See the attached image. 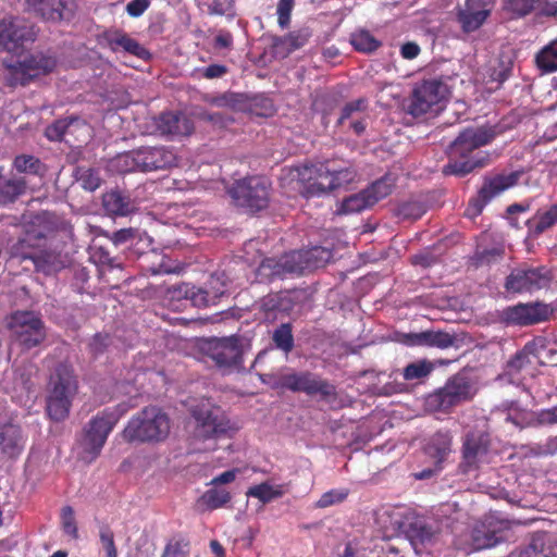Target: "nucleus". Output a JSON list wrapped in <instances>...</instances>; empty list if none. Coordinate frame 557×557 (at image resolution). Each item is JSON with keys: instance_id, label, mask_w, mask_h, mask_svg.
Segmentation results:
<instances>
[{"instance_id": "7ed1b4c3", "label": "nucleus", "mask_w": 557, "mask_h": 557, "mask_svg": "<svg viewBox=\"0 0 557 557\" xmlns=\"http://www.w3.org/2000/svg\"><path fill=\"white\" fill-rule=\"evenodd\" d=\"M170 430L169 414L161 407L149 405L128 420L121 435L127 443L156 444L165 441Z\"/></svg>"}, {"instance_id": "5701e85b", "label": "nucleus", "mask_w": 557, "mask_h": 557, "mask_svg": "<svg viewBox=\"0 0 557 557\" xmlns=\"http://www.w3.org/2000/svg\"><path fill=\"white\" fill-rule=\"evenodd\" d=\"M102 39L113 52L122 49L123 51L144 61L151 58L149 50L123 30H107L103 33Z\"/></svg>"}, {"instance_id": "f704fd0d", "label": "nucleus", "mask_w": 557, "mask_h": 557, "mask_svg": "<svg viewBox=\"0 0 557 557\" xmlns=\"http://www.w3.org/2000/svg\"><path fill=\"white\" fill-rule=\"evenodd\" d=\"M306 264V270L311 271L324 267L333 258L331 249L314 246L308 250L299 251Z\"/></svg>"}, {"instance_id": "052dcab7", "label": "nucleus", "mask_w": 557, "mask_h": 557, "mask_svg": "<svg viewBox=\"0 0 557 557\" xmlns=\"http://www.w3.org/2000/svg\"><path fill=\"white\" fill-rule=\"evenodd\" d=\"M100 542L106 550L107 557H117V549L114 543V534L109 525H102L99 532Z\"/></svg>"}, {"instance_id": "a18cd8bd", "label": "nucleus", "mask_w": 557, "mask_h": 557, "mask_svg": "<svg viewBox=\"0 0 557 557\" xmlns=\"http://www.w3.org/2000/svg\"><path fill=\"white\" fill-rule=\"evenodd\" d=\"M188 555L189 541L178 535L166 543L161 557H188Z\"/></svg>"}, {"instance_id": "dca6fc26", "label": "nucleus", "mask_w": 557, "mask_h": 557, "mask_svg": "<svg viewBox=\"0 0 557 557\" xmlns=\"http://www.w3.org/2000/svg\"><path fill=\"white\" fill-rule=\"evenodd\" d=\"M554 314V308L542 301L519 302L505 308L502 321L507 325L529 326L546 322Z\"/></svg>"}, {"instance_id": "13d9d810", "label": "nucleus", "mask_w": 557, "mask_h": 557, "mask_svg": "<svg viewBox=\"0 0 557 557\" xmlns=\"http://www.w3.org/2000/svg\"><path fill=\"white\" fill-rule=\"evenodd\" d=\"M61 521L63 531L73 539L78 537V529L75 521L74 510L71 506H65L61 511Z\"/></svg>"}, {"instance_id": "864d4df0", "label": "nucleus", "mask_w": 557, "mask_h": 557, "mask_svg": "<svg viewBox=\"0 0 557 557\" xmlns=\"http://www.w3.org/2000/svg\"><path fill=\"white\" fill-rule=\"evenodd\" d=\"M531 363L529 354L525 350L518 351L506 363L505 373L511 377L518 375Z\"/></svg>"}, {"instance_id": "8fccbe9b", "label": "nucleus", "mask_w": 557, "mask_h": 557, "mask_svg": "<svg viewBox=\"0 0 557 557\" xmlns=\"http://www.w3.org/2000/svg\"><path fill=\"white\" fill-rule=\"evenodd\" d=\"M505 250L500 247H493L476 251L473 256V263L475 267H484L499 262L504 257Z\"/></svg>"}, {"instance_id": "a211bd4d", "label": "nucleus", "mask_w": 557, "mask_h": 557, "mask_svg": "<svg viewBox=\"0 0 557 557\" xmlns=\"http://www.w3.org/2000/svg\"><path fill=\"white\" fill-rule=\"evenodd\" d=\"M495 0H466L457 20L466 33L480 28L492 12Z\"/></svg>"}, {"instance_id": "0e129e2a", "label": "nucleus", "mask_w": 557, "mask_h": 557, "mask_svg": "<svg viewBox=\"0 0 557 557\" xmlns=\"http://www.w3.org/2000/svg\"><path fill=\"white\" fill-rule=\"evenodd\" d=\"M110 344V337L107 334L97 333L90 341L88 347L94 357L102 355Z\"/></svg>"}, {"instance_id": "7c9ffc66", "label": "nucleus", "mask_w": 557, "mask_h": 557, "mask_svg": "<svg viewBox=\"0 0 557 557\" xmlns=\"http://www.w3.org/2000/svg\"><path fill=\"white\" fill-rule=\"evenodd\" d=\"M557 224V203L549 206L546 210H539L527 225L534 235H540Z\"/></svg>"}, {"instance_id": "ddd939ff", "label": "nucleus", "mask_w": 557, "mask_h": 557, "mask_svg": "<svg viewBox=\"0 0 557 557\" xmlns=\"http://www.w3.org/2000/svg\"><path fill=\"white\" fill-rule=\"evenodd\" d=\"M120 416L108 409L98 412L85 426L82 446L88 455V461L95 460L101 453L109 434L117 423Z\"/></svg>"}, {"instance_id": "a878e982", "label": "nucleus", "mask_w": 557, "mask_h": 557, "mask_svg": "<svg viewBox=\"0 0 557 557\" xmlns=\"http://www.w3.org/2000/svg\"><path fill=\"white\" fill-rule=\"evenodd\" d=\"M404 343L408 346H426L441 349L454 345L455 336L443 331H423L405 335Z\"/></svg>"}, {"instance_id": "5fc2aeb1", "label": "nucleus", "mask_w": 557, "mask_h": 557, "mask_svg": "<svg viewBox=\"0 0 557 557\" xmlns=\"http://www.w3.org/2000/svg\"><path fill=\"white\" fill-rule=\"evenodd\" d=\"M349 494L347 488L330 490L321 495L315 503L317 508H326L343 503Z\"/></svg>"}, {"instance_id": "a19ab883", "label": "nucleus", "mask_w": 557, "mask_h": 557, "mask_svg": "<svg viewBox=\"0 0 557 557\" xmlns=\"http://www.w3.org/2000/svg\"><path fill=\"white\" fill-rule=\"evenodd\" d=\"M231 498V493L224 488H210L203 493L200 502L207 509L214 510L225 506Z\"/></svg>"}, {"instance_id": "39448f33", "label": "nucleus", "mask_w": 557, "mask_h": 557, "mask_svg": "<svg viewBox=\"0 0 557 557\" xmlns=\"http://www.w3.org/2000/svg\"><path fill=\"white\" fill-rule=\"evenodd\" d=\"M476 394L471 379L465 373L450 376L442 387L425 397V409L433 413L449 414L456 407L471 401Z\"/></svg>"}, {"instance_id": "338daca9", "label": "nucleus", "mask_w": 557, "mask_h": 557, "mask_svg": "<svg viewBox=\"0 0 557 557\" xmlns=\"http://www.w3.org/2000/svg\"><path fill=\"white\" fill-rule=\"evenodd\" d=\"M150 4L151 0H132L126 4L125 11L131 17H139Z\"/></svg>"}, {"instance_id": "f03ea898", "label": "nucleus", "mask_w": 557, "mask_h": 557, "mask_svg": "<svg viewBox=\"0 0 557 557\" xmlns=\"http://www.w3.org/2000/svg\"><path fill=\"white\" fill-rule=\"evenodd\" d=\"M296 177L304 184L307 197L321 196L355 180L356 171L351 166L339 168L326 160L314 164H302L295 169Z\"/></svg>"}, {"instance_id": "58836bf2", "label": "nucleus", "mask_w": 557, "mask_h": 557, "mask_svg": "<svg viewBox=\"0 0 557 557\" xmlns=\"http://www.w3.org/2000/svg\"><path fill=\"white\" fill-rule=\"evenodd\" d=\"M349 41L356 51L362 53H372L381 46V41L364 29L351 34Z\"/></svg>"}, {"instance_id": "ea45409f", "label": "nucleus", "mask_w": 557, "mask_h": 557, "mask_svg": "<svg viewBox=\"0 0 557 557\" xmlns=\"http://www.w3.org/2000/svg\"><path fill=\"white\" fill-rule=\"evenodd\" d=\"M272 341L275 347L285 354H288L294 348V336H293V327L290 323H282L277 326L273 334Z\"/></svg>"}, {"instance_id": "6e6552de", "label": "nucleus", "mask_w": 557, "mask_h": 557, "mask_svg": "<svg viewBox=\"0 0 557 557\" xmlns=\"http://www.w3.org/2000/svg\"><path fill=\"white\" fill-rule=\"evenodd\" d=\"M201 350L223 374L244 370V349L238 335L208 338Z\"/></svg>"}, {"instance_id": "72a5a7b5", "label": "nucleus", "mask_w": 557, "mask_h": 557, "mask_svg": "<svg viewBox=\"0 0 557 557\" xmlns=\"http://www.w3.org/2000/svg\"><path fill=\"white\" fill-rule=\"evenodd\" d=\"M312 35L313 32L309 26H302L278 38L275 45L286 46L287 52H293L306 46Z\"/></svg>"}, {"instance_id": "f3484780", "label": "nucleus", "mask_w": 557, "mask_h": 557, "mask_svg": "<svg viewBox=\"0 0 557 557\" xmlns=\"http://www.w3.org/2000/svg\"><path fill=\"white\" fill-rule=\"evenodd\" d=\"M33 28L24 21L7 17L0 21V49L15 51L25 42L34 41Z\"/></svg>"}, {"instance_id": "aec40b11", "label": "nucleus", "mask_w": 557, "mask_h": 557, "mask_svg": "<svg viewBox=\"0 0 557 557\" xmlns=\"http://www.w3.org/2000/svg\"><path fill=\"white\" fill-rule=\"evenodd\" d=\"M139 158L140 172H151L171 168L176 164L174 152L163 146L140 147L136 149Z\"/></svg>"}, {"instance_id": "e433bc0d", "label": "nucleus", "mask_w": 557, "mask_h": 557, "mask_svg": "<svg viewBox=\"0 0 557 557\" xmlns=\"http://www.w3.org/2000/svg\"><path fill=\"white\" fill-rule=\"evenodd\" d=\"M545 0H505V10L515 17H524L535 10L542 12Z\"/></svg>"}, {"instance_id": "2eb2a0df", "label": "nucleus", "mask_w": 557, "mask_h": 557, "mask_svg": "<svg viewBox=\"0 0 557 557\" xmlns=\"http://www.w3.org/2000/svg\"><path fill=\"white\" fill-rule=\"evenodd\" d=\"M553 274L546 267H519L505 280L504 287L511 294H532L550 286Z\"/></svg>"}, {"instance_id": "6ab92c4d", "label": "nucleus", "mask_w": 557, "mask_h": 557, "mask_svg": "<svg viewBox=\"0 0 557 557\" xmlns=\"http://www.w3.org/2000/svg\"><path fill=\"white\" fill-rule=\"evenodd\" d=\"M180 294H183L186 299H189L193 306L205 308L215 305L218 299L221 298L226 289L223 283L218 278L211 276L209 287H196L189 284H183L178 287Z\"/></svg>"}, {"instance_id": "f8f14e48", "label": "nucleus", "mask_w": 557, "mask_h": 557, "mask_svg": "<svg viewBox=\"0 0 557 557\" xmlns=\"http://www.w3.org/2000/svg\"><path fill=\"white\" fill-rule=\"evenodd\" d=\"M8 329L20 346L32 349L39 346L46 338L45 324L33 311H15L8 321Z\"/></svg>"}, {"instance_id": "680f3d73", "label": "nucleus", "mask_w": 557, "mask_h": 557, "mask_svg": "<svg viewBox=\"0 0 557 557\" xmlns=\"http://www.w3.org/2000/svg\"><path fill=\"white\" fill-rule=\"evenodd\" d=\"M295 0H280L277 3V23L281 28L288 27L290 23V14L294 8Z\"/></svg>"}, {"instance_id": "bb28decb", "label": "nucleus", "mask_w": 557, "mask_h": 557, "mask_svg": "<svg viewBox=\"0 0 557 557\" xmlns=\"http://www.w3.org/2000/svg\"><path fill=\"white\" fill-rule=\"evenodd\" d=\"M102 207L107 214L126 216L135 209L129 196L119 189L102 195Z\"/></svg>"}, {"instance_id": "c756f323", "label": "nucleus", "mask_w": 557, "mask_h": 557, "mask_svg": "<svg viewBox=\"0 0 557 557\" xmlns=\"http://www.w3.org/2000/svg\"><path fill=\"white\" fill-rule=\"evenodd\" d=\"M7 71L5 83L10 87L26 86L32 82L30 74L25 66V60L3 61Z\"/></svg>"}, {"instance_id": "423d86ee", "label": "nucleus", "mask_w": 557, "mask_h": 557, "mask_svg": "<svg viewBox=\"0 0 557 557\" xmlns=\"http://www.w3.org/2000/svg\"><path fill=\"white\" fill-rule=\"evenodd\" d=\"M77 387L78 383L73 368L66 363H60L49 382L47 413L51 420L59 422L69 417Z\"/></svg>"}, {"instance_id": "79ce46f5", "label": "nucleus", "mask_w": 557, "mask_h": 557, "mask_svg": "<svg viewBox=\"0 0 557 557\" xmlns=\"http://www.w3.org/2000/svg\"><path fill=\"white\" fill-rule=\"evenodd\" d=\"M112 166L120 173L140 171L139 158L136 149L117 154L112 160Z\"/></svg>"}, {"instance_id": "4468645a", "label": "nucleus", "mask_w": 557, "mask_h": 557, "mask_svg": "<svg viewBox=\"0 0 557 557\" xmlns=\"http://www.w3.org/2000/svg\"><path fill=\"white\" fill-rule=\"evenodd\" d=\"M522 174V171L486 174L483 177L482 186L478 190L476 196L469 201L468 211H472L471 214L473 215H479L484 207L495 197L515 187L519 183Z\"/></svg>"}, {"instance_id": "de8ad7c7", "label": "nucleus", "mask_w": 557, "mask_h": 557, "mask_svg": "<svg viewBox=\"0 0 557 557\" xmlns=\"http://www.w3.org/2000/svg\"><path fill=\"white\" fill-rule=\"evenodd\" d=\"M283 495L282 490L273 488L268 483H261L249 487L247 496L256 497L263 504L271 502L272 499L278 498Z\"/></svg>"}, {"instance_id": "c03bdc74", "label": "nucleus", "mask_w": 557, "mask_h": 557, "mask_svg": "<svg viewBox=\"0 0 557 557\" xmlns=\"http://www.w3.org/2000/svg\"><path fill=\"white\" fill-rule=\"evenodd\" d=\"M289 299L282 293H272L261 300V309L264 312L286 311L289 308Z\"/></svg>"}, {"instance_id": "412c9836", "label": "nucleus", "mask_w": 557, "mask_h": 557, "mask_svg": "<svg viewBox=\"0 0 557 557\" xmlns=\"http://www.w3.org/2000/svg\"><path fill=\"white\" fill-rule=\"evenodd\" d=\"M28 9L42 20L59 22L73 13V0H25Z\"/></svg>"}, {"instance_id": "9d476101", "label": "nucleus", "mask_w": 557, "mask_h": 557, "mask_svg": "<svg viewBox=\"0 0 557 557\" xmlns=\"http://www.w3.org/2000/svg\"><path fill=\"white\" fill-rule=\"evenodd\" d=\"M190 414L195 420L193 435L199 441L215 440L238 430L219 407L197 405Z\"/></svg>"}, {"instance_id": "e2e57ef3", "label": "nucleus", "mask_w": 557, "mask_h": 557, "mask_svg": "<svg viewBox=\"0 0 557 557\" xmlns=\"http://www.w3.org/2000/svg\"><path fill=\"white\" fill-rule=\"evenodd\" d=\"M473 541L478 549H483L496 546L499 542L503 541V537L498 536L497 532L495 531L486 532L482 536L478 532L473 536Z\"/></svg>"}, {"instance_id": "c9c22d12", "label": "nucleus", "mask_w": 557, "mask_h": 557, "mask_svg": "<svg viewBox=\"0 0 557 557\" xmlns=\"http://www.w3.org/2000/svg\"><path fill=\"white\" fill-rule=\"evenodd\" d=\"M13 169L18 174L40 175L45 166L39 158L32 154H18L13 159Z\"/></svg>"}, {"instance_id": "603ef678", "label": "nucleus", "mask_w": 557, "mask_h": 557, "mask_svg": "<svg viewBox=\"0 0 557 557\" xmlns=\"http://www.w3.org/2000/svg\"><path fill=\"white\" fill-rule=\"evenodd\" d=\"M74 121H77V119L65 117L54 121L46 128L47 138L52 141L63 140L64 135Z\"/></svg>"}, {"instance_id": "20e7f679", "label": "nucleus", "mask_w": 557, "mask_h": 557, "mask_svg": "<svg viewBox=\"0 0 557 557\" xmlns=\"http://www.w3.org/2000/svg\"><path fill=\"white\" fill-rule=\"evenodd\" d=\"M263 383L274 389H287L293 393H305L308 396L319 395L322 400L334 401L337 399L336 386L329 380L322 379L311 371H290L282 374H261Z\"/></svg>"}, {"instance_id": "09e8293b", "label": "nucleus", "mask_w": 557, "mask_h": 557, "mask_svg": "<svg viewBox=\"0 0 557 557\" xmlns=\"http://www.w3.org/2000/svg\"><path fill=\"white\" fill-rule=\"evenodd\" d=\"M513 62L510 59H498L497 63L491 69L490 81L496 82L498 86L504 84L512 74Z\"/></svg>"}, {"instance_id": "69168bd1", "label": "nucleus", "mask_w": 557, "mask_h": 557, "mask_svg": "<svg viewBox=\"0 0 557 557\" xmlns=\"http://www.w3.org/2000/svg\"><path fill=\"white\" fill-rule=\"evenodd\" d=\"M541 539H532L531 543L520 550L519 557H550L552 550L548 552H539L537 547L541 546Z\"/></svg>"}, {"instance_id": "4be33fe9", "label": "nucleus", "mask_w": 557, "mask_h": 557, "mask_svg": "<svg viewBox=\"0 0 557 557\" xmlns=\"http://www.w3.org/2000/svg\"><path fill=\"white\" fill-rule=\"evenodd\" d=\"M453 433L449 430H440L432 434L425 446V455L433 461L437 470L443 468L450 453L453 451Z\"/></svg>"}, {"instance_id": "393cba45", "label": "nucleus", "mask_w": 557, "mask_h": 557, "mask_svg": "<svg viewBox=\"0 0 557 557\" xmlns=\"http://www.w3.org/2000/svg\"><path fill=\"white\" fill-rule=\"evenodd\" d=\"M157 127L163 135L188 136L194 131V124L182 112H165L160 114Z\"/></svg>"}, {"instance_id": "774afa93", "label": "nucleus", "mask_w": 557, "mask_h": 557, "mask_svg": "<svg viewBox=\"0 0 557 557\" xmlns=\"http://www.w3.org/2000/svg\"><path fill=\"white\" fill-rule=\"evenodd\" d=\"M202 77L207 79L220 78L227 73V67L223 64H210L207 67L198 70Z\"/></svg>"}, {"instance_id": "c85d7f7f", "label": "nucleus", "mask_w": 557, "mask_h": 557, "mask_svg": "<svg viewBox=\"0 0 557 557\" xmlns=\"http://www.w3.org/2000/svg\"><path fill=\"white\" fill-rule=\"evenodd\" d=\"M0 448L11 458L21 454L23 449V436L18 426L13 424L4 426L3 431L0 433Z\"/></svg>"}, {"instance_id": "2f4dec72", "label": "nucleus", "mask_w": 557, "mask_h": 557, "mask_svg": "<svg viewBox=\"0 0 557 557\" xmlns=\"http://www.w3.org/2000/svg\"><path fill=\"white\" fill-rule=\"evenodd\" d=\"M395 187V178L391 174H385L381 178L374 181L367 188L362 189L373 207L380 200L392 194Z\"/></svg>"}, {"instance_id": "bf43d9fd", "label": "nucleus", "mask_w": 557, "mask_h": 557, "mask_svg": "<svg viewBox=\"0 0 557 557\" xmlns=\"http://www.w3.org/2000/svg\"><path fill=\"white\" fill-rule=\"evenodd\" d=\"M260 271L271 278L284 277L286 275L285 268L282 267V258L278 260L272 258L264 259L261 262Z\"/></svg>"}, {"instance_id": "4d7b16f0", "label": "nucleus", "mask_w": 557, "mask_h": 557, "mask_svg": "<svg viewBox=\"0 0 557 557\" xmlns=\"http://www.w3.org/2000/svg\"><path fill=\"white\" fill-rule=\"evenodd\" d=\"M367 108L368 101L362 98L346 103L342 109L338 123L344 124L346 120L352 119L356 114L366 112Z\"/></svg>"}, {"instance_id": "3c124183", "label": "nucleus", "mask_w": 557, "mask_h": 557, "mask_svg": "<svg viewBox=\"0 0 557 557\" xmlns=\"http://www.w3.org/2000/svg\"><path fill=\"white\" fill-rule=\"evenodd\" d=\"M424 213V206L417 200L405 201L397 208V216L403 220H418Z\"/></svg>"}, {"instance_id": "0eeeda50", "label": "nucleus", "mask_w": 557, "mask_h": 557, "mask_svg": "<svg viewBox=\"0 0 557 557\" xmlns=\"http://www.w3.org/2000/svg\"><path fill=\"white\" fill-rule=\"evenodd\" d=\"M449 94V87L442 77L417 81L409 97L407 112L413 117L437 113L443 109Z\"/></svg>"}, {"instance_id": "1a4fd4ad", "label": "nucleus", "mask_w": 557, "mask_h": 557, "mask_svg": "<svg viewBox=\"0 0 557 557\" xmlns=\"http://www.w3.org/2000/svg\"><path fill=\"white\" fill-rule=\"evenodd\" d=\"M493 443L491 434L481 429L468 430L461 440V461L459 469L462 474L478 471L483 465L491 462Z\"/></svg>"}, {"instance_id": "f257e3e1", "label": "nucleus", "mask_w": 557, "mask_h": 557, "mask_svg": "<svg viewBox=\"0 0 557 557\" xmlns=\"http://www.w3.org/2000/svg\"><path fill=\"white\" fill-rule=\"evenodd\" d=\"M496 137L494 127H467L447 148L448 162L443 166V174L462 177L476 169L491 163V153L479 150Z\"/></svg>"}, {"instance_id": "473e14b6", "label": "nucleus", "mask_w": 557, "mask_h": 557, "mask_svg": "<svg viewBox=\"0 0 557 557\" xmlns=\"http://www.w3.org/2000/svg\"><path fill=\"white\" fill-rule=\"evenodd\" d=\"M534 61L543 74L557 72V38L545 45L535 54Z\"/></svg>"}, {"instance_id": "b1692460", "label": "nucleus", "mask_w": 557, "mask_h": 557, "mask_svg": "<svg viewBox=\"0 0 557 557\" xmlns=\"http://www.w3.org/2000/svg\"><path fill=\"white\" fill-rule=\"evenodd\" d=\"M28 183L24 176L14 173L4 174L0 168V206L14 203L27 193Z\"/></svg>"}, {"instance_id": "4c0bfd02", "label": "nucleus", "mask_w": 557, "mask_h": 557, "mask_svg": "<svg viewBox=\"0 0 557 557\" xmlns=\"http://www.w3.org/2000/svg\"><path fill=\"white\" fill-rule=\"evenodd\" d=\"M371 203L366 196L363 190L352 194L343 199L339 208L337 209L338 214L359 213L363 210L371 208Z\"/></svg>"}, {"instance_id": "6e6d98bb", "label": "nucleus", "mask_w": 557, "mask_h": 557, "mask_svg": "<svg viewBox=\"0 0 557 557\" xmlns=\"http://www.w3.org/2000/svg\"><path fill=\"white\" fill-rule=\"evenodd\" d=\"M282 267L285 268L287 274H302L306 270V264L299 251H293L282 257Z\"/></svg>"}, {"instance_id": "37998d69", "label": "nucleus", "mask_w": 557, "mask_h": 557, "mask_svg": "<svg viewBox=\"0 0 557 557\" xmlns=\"http://www.w3.org/2000/svg\"><path fill=\"white\" fill-rule=\"evenodd\" d=\"M434 367L429 360L422 359L407 364L403 376L406 381L421 380L431 374Z\"/></svg>"}, {"instance_id": "cd10ccee", "label": "nucleus", "mask_w": 557, "mask_h": 557, "mask_svg": "<svg viewBox=\"0 0 557 557\" xmlns=\"http://www.w3.org/2000/svg\"><path fill=\"white\" fill-rule=\"evenodd\" d=\"M25 66L30 74L32 81L51 73L57 66V59L53 55L37 52L24 58Z\"/></svg>"}, {"instance_id": "9b49d317", "label": "nucleus", "mask_w": 557, "mask_h": 557, "mask_svg": "<svg viewBox=\"0 0 557 557\" xmlns=\"http://www.w3.org/2000/svg\"><path fill=\"white\" fill-rule=\"evenodd\" d=\"M270 189L271 183L267 177L252 175L235 181L228 194L237 206L257 212L268 207Z\"/></svg>"}, {"instance_id": "49530a36", "label": "nucleus", "mask_w": 557, "mask_h": 557, "mask_svg": "<svg viewBox=\"0 0 557 557\" xmlns=\"http://www.w3.org/2000/svg\"><path fill=\"white\" fill-rule=\"evenodd\" d=\"M77 180L81 182L82 187L86 190L94 191L100 187L102 180L99 171L94 168H78Z\"/></svg>"}]
</instances>
